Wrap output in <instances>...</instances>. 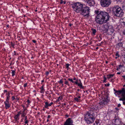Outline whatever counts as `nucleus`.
<instances>
[{"mask_svg": "<svg viewBox=\"0 0 125 125\" xmlns=\"http://www.w3.org/2000/svg\"><path fill=\"white\" fill-rule=\"evenodd\" d=\"M95 12L97 14L95 19L97 23L102 24L109 20L110 16L107 13L102 11L99 13L98 10H95Z\"/></svg>", "mask_w": 125, "mask_h": 125, "instance_id": "nucleus-1", "label": "nucleus"}, {"mask_svg": "<svg viewBox=\"0 0 125 125\" xmlns=\"http://www.w3.org/2000/svg\"><path fill=\"white\" fill-rule=\"evenodd\" d=\"M112 11L114 15L117 17H121L124 14L122 10L118 6H114L113 8Z\"/></svg>", "mask_w": 125, "mask_h": 125, "instance_id": "nucleus-2", "label": "nucleus"}, {"mask_svg": "<svg viewBox=\"0 0 125 125\" xmlns=\"http://www.w3.org/2000/svg\"><path fill=\"white\" fill-rule=\"evenodd\" d=\"M95 119V117L90 113L88 112L85 115V120L88 124L93 123Z\"/></svg>", "mask_w": 125, "mask_h": 125, "instance_id": "nucleus-3", "label": "nucleus"}, {"mask_svg": "<svg viewBox=\"0 0 125 125\" xmlns=\"http://www.w3.org/2000/svg\"><path fill=\"white\" fill-rule=\"evenodd\" d=\"M90 10L88 7L83 6L80 11V13L86 18H87L89 16Z\"/></svg>", "mask_w": 125, "mask_h": 125, "instance_id": "nucleus-4", "label": "nucleus"}, {"mask_svg": "<svg viewBox=\"0 0 125 125\" xmlns=\"http://www.w3.org/2000/svg\"><path fill=\"white\" fill-rule=\"evenodd\" d=\"M83 6V4L79 2H76L72 5L73 10L77 12H80Z\"/></svg>", "mask_w": 125, "mask_h": 125, "instance_id": "nucleus-5", "label": "nucleus"}, {"mask_svg": "<svg viewBox=\"0 0 125 125\" xmlns=\"http://www.w3.org/2000/svg\"><path fill=\"white\" fill-rule=\"evenodd\" d=\"M111 3V0H101V5L103 7H108Z\"/></svg>", "mask_w": 125, "mask_h": 125, "instance_id": "nucleus-6", "label": "nucleus"}, {"mask_svg": "<svg viewBox=\"0 0 125 125\" xmlns=\"http://www.w3.org/2000/svg\"><path fill=\"white\" fill-rule=\"evenodd\" d=\"M108 97L107 95H105L103 98V100L99 104L100 106L101 107L104 106V105L106 104L108 101Z\"/></svg>", "mask_w": 125, "mask_h": 125, "instance_id": "nucleus-7", "label": "nucleus"}, {"mask_svg": "<svg viewBox=\"0 0 125 125\" xmlns=\"http://www.w3.org/2000/svg\"><path fill=\"white\" fill-rule=\"evenodd\" d=\"M116 93H117V94L119 95L121 94H122V95L123 97L119 99L120 101H122L123 102L125 100V92L124 91V88H123L122 90L119 91H116Z\"/></svg>", "mask_w": 125, "mask_h": 125, "instance_id": "nucleus-8", "label": "nucleus"}, {"mask_svg": "<svg viewBox=\"0 0 125 125\" xmlns=\"http://www.w3.org/2000/svg\"><path fill=\"white\" fill-rule=\"evenodd\" d=\"M87 3L90 6H93L95 4V3L94 0H83Z\"/></svg>", "mask_w": 125, "mask_h": 125, "instance_id": "nucleus-9", "label": "nucleus"}, {"mask_svg": "<svg viewBox=\"0 0 125 125\" xmlns=\"http://www.w3.org/2000/svg\"><path fill=\"white\" fill-rule=\"evenodd\" d=\"M73 123V121L70 118H68L66 120L64 125H70Z\"/></svg>", "mask_w": 125, "mask_h": 125, "instance_id": "nucleus-10", "label": "nucleus"}, {"mask_svg": "<svg viewBox=\"0 0 125 125\" xmlns=\"http://www.w3.org/2000/svg\"><path fill=\"white\" fill-rule=\"evenodd\" d=\"M7 100H6L4 103L5 104L6 109H7L10 107V104H9V101H8L7 102Z\"/></svg>", "mask_w": 125, "mask_h": 125, "instance_id": "nucleus-11", "label": "nucleus"}, {"mask_svg": "<svg viewBox=\"0 0 125 125\" xmlns=\"http://www.w3.org/2000/svg\"><path fill=\"white\" fill-rule=\"evenodd\" d=\"M108 24H105L104 26L103 30L105 32H107L108 31Z\"/></svg>", "mask_w": 125, "mask_h": 125, "instance_id": "nucleus-12", "label": "nucleus"}, {"mask_svg": "<svg viewBox=\"0 0 125 125\" xmlns=\"http://www.w3.org/2000/svg\"><path fill=\"white\" fill-rule=\"evenodd\" d=\"M108 30H109L110 31L112 32H113L114 31L113 28L112 26L109 25L108 24Z\"/></svg>", "mask_w": 125, "mask_h": 125, "instance_id": "nucleus-13", "label": "nucleus"}, {"mask_svg": "<svg viewBox=\"0 0 125 125\" xmlns=\"http://www.w3.org/2000/svg\"><path fill=\"white\" fill-rule=\"evenodd\" d=\"M45 108H47L48 106H51L53 104V103L52 102L50 104H49L47 102L45 103Z\"/></svg>", "mask_w": 125, "mask_h": 125, "instance_id": "nucleus-14", "label": "nucleus"}, {"mask_svg": "<svg viewBox=\"0 0 125 125\" xmlns=\"http://www.w3.org/2000/svg\"><path fill=\"white\" fill-rule=\"evenodd\" d=\"M115 123L116 125H119L120 124V122L119 119H116L115 120Z\"/></svg>", "mask_w": 125, "mask_h": 125, "instance_id": "nucleus-15", "label": "nucleus"}, {"mask_svg": "<svg viewBox=\"0 0 125 125\" xmlns=\"http://www.w3.org/2000/svg\"><path fill=\"white\" fill-rule=\"evenodd\" d=\"M40 89H41V91H40L41 93H43L45 90L43 87V86H42L41 88H40Z\"/></svg>", "mask_w": 125, "mask_h": 125, "instance_id": "nucleus-16", "label": "nucleus"}, {"mask_svg": "<svg viewBox=\"0 0 125 125\" xmlns=\"http://www.w3.org/2000/svg\"><path fill=\"white\" fill-rule=\"evenodd\" d=\"M121 6L123 9L125 10V1H124L121 4Z\"/></svg>", "mask_w": 125, "mask_h": 125, "instance_id": "nucleus-17", "label": "nucleus"}, {"mask_svg": "<svg viewBox=\"0 0 125 125\" xmlns=\"http://www.w3.org/2000/svg\"><path fill=\"white\" fill-rule=\"evenodd\" d=\"M92 33L94 35H95V33H96V29H92Z\"/></svg>", "mask_w": 125, "mask_h": 125, "instance_id": "nucleus-18", "label": "nucleus"}, {"mask_svg": "<svg viewBox=\"0 0 125 125\" xmlns=\"http://www.w3.org/2000/svg\"><path fill=\"white\" fill-rule=\"evenodd\" d=\"M78 85L81 88H83V86L82 83H78Z\"/></svg>", "mask_w": 125, "mask_h": 125, "instance_id": "nucleus-19", "label": "nucleus"}, {"mask_svg": "<svg viewBox=\"0 0 125 125\" xmlns=\"http://www.w3.org/2000/svg\"><path fill=\"white\" fill-rule=\"evenodd\" d=\"M114 74H111L107 75V78L109 79L110 78L113 77L114 76Z\"/></svg>", "mask_w": 125, "mask_h": 125, "instance_id": "nucleus-20", "label": "nucleus"}, {"mask_svg": "<svg viewBox=\"0 0 125 125\" xmlns=\"http://www.w3.org/2000/svg\"><path fill=\"white\" fill-rule=\"evenodd\" d=\"M21 116L23 117H24L25 115V110H23L22 111V113H21Z\"/></svg>", "mask_w": 125, "mask_h": 125, "instance_id": "nucleus-21", "label": "nucleus"}, {"mask_svg": "<svg viewBox=\"0 0 125 125\" xmlns=\"http://www.w3.org/2000/svg\"><path fill=\"white\" fill-rule=\"evenodd\" d=\"M11 73L12 74V75L13 76L15 75V71L14 70H11Z\"/></svg>", "mask_w": 125, "mask_h": 125, "instance_id": "nucleus-22", "label": "nucleus"}, {"mask_svg": "<svg viewBox=\"0 0 125 125\" xmlns=\"http://www.w3.org/2000/svg\"><path fill=\"white\" fill-rule=\"evenodd\" d=\"M10 95H8L7 97V99H6V100H7V101H9V98L10 97Z\"/></svg>", "mask_w": 125, "mask_h": 125, "instance_id": "nucleus-23", "label": "nucleus"}, {"mask_svg": "<svg viewBox=\"0 0 125 125\" xmlns=\"http://www.w3.org/2000/svg\"><path fill=\"white\" fill-rule=\"evenodd\" d=\"M123 44L122 43H119L118 44V45L120 47H122Z\"/></svg>", "mask_w": 125, "mask_h": 125, "instance_id": "nucleus-24", "label": "nucleus"}, {"mask_svg": "<svg viewBox=\"0 0 125 125\" xmlns=\"http://www.w3.org/2000/svg\"><path fill=\"white\" fill-rule=\"evenodd\" d=\"M19 116V115L17 114L15 115L14 118L15 119H17Z\"/></svg>", "mask_w": 125, "mask_h": 125, "instance_id": "nucleus-25", "label": "nucleus"}, {"mask_svg": "<svg viewBox=\"0 0 125 125\" xmlns=\"http://www.w3.org/2000/svg\"><path fill=\"white\" fill-rule=\"evenodd\" d=\"M115 55L116 56H117V57H116V58H117L118 57H119L120 56V55L118 54V52H117L116 54Z\"/></svg>", "mask_w": 125, "mask_h": 125, "instance_id": "nucleus-26", "label": "nucleus"}, {"mask_svg": "<svg viewBox=\"0 0 125 125\" xmlns=\"http://www.w3.org/2000/svg\"><path fill=\"white\" fill-rule=\"evenodd\" d=\"M69 65V64L68 63H67V64H66V67L67 68H68Z\"/></svg>", "mask_w": 125, "mask_h": 125, "instance_id": "nucleus-27", "label": "nucleus"}, {"mask_svg": "<svg viewBox=\"0 0 125 125\" xmlns=\"http://www.w3.org/2000/svg\"><path fill=\"white\" fill-rule=\"evenodd\" d=\"M68 80L69 81H70L71 82H72L73 83H74V81H73L72 80V79H71L70 78H69L68 79Z\"/></svg>", "mask_w": 125, "mask_h": 125, "instance_id": "nucleus-28", "label": "nucleus"}, {"mask_svg": "<svg viewBox=\"0 0 125 125\" xmlns=\"http://www.w3.org/2000/svg\"><path fill=\"white\" fill-rule=\"evenodd\" d=\"M58 98L59 100H61L62 99V97L61 96H60Z\"/></svg>", "mask_w": 125, "mask_h": 125, "instance_id": "nucleus-29", "label": "nucleus"}, {"mask_svg": "<svg viewBox=\"0 0 125 125\" xmlns=\"http://www.w3.org/2000/svg\"><path fill=\"white\" fill-rule=\"evenodd\" d=\"M74 100H75L76 101H78L79 100L78 98L77 97L75 98H74Z\"/></svg>", "mask_w": 125, "mask_h": 125, "instance_id": "nucleus-30", "label": "nucleus"}, {"mask_svg": "<svg viewBox=\"0 0 125 125\" xmlns=\"http://www.w3.org/2000/svg\"><path fill=\"white\" fill-rule=\"evenodd\" d=\"M27 85V83H25L24 85V87H26Z\"/></svg>", "mask_w": 125, "mask_h": 125, "instance_id": "nucleus-31", "label": "nucleus"}, {"mask_svg": "<svg viewBox=\"0 0 125 125\" xmlns=\"http://www.w3.org/2000/svg\"><path fill=\"white\" fill-rule=\"evenodd\" d=\"M75 83L76 84H78V83L77 80H76V82H74V83Z\"/></svg>", "mask_w": 125, "mask_h": 125, "instance_id": "nucleus-32", "label": "nucleus"}, {"mask_svg": "<svg viewBox=\"0 0 125 125\" xmlns=\"http://www.w3.org/2000/svg\"><path fill=\"white\" fill-rule=\"evenodd\" d=\"M49 73L48 72H46V75H48Z\"/></svg>", "mask_w": 125, "mask_h": 125, "instance_id": "nucleus-33", "label": "nucleus"}, {"mask_svg": "<svg viewBox=\"0 0 125 125\" xmlns=\"http://www.w3.org/2000/svg\"><path fill=\"white\" fill-rule=\"evenodd\" d=\"M99 124V123H97L96 122H95V123L94 124V125H98V124Z\"/></svg>", "mask_w": 125, "mask_h": 125, "instance_id": "nucleus-34", "label": "nucleus"}, {"mask_svg": "<svg viewBox=\"0 0 125 125\" xmlns=\"http://www.w3.org/2000/svg\"><path fill=\"white\" fill-rule=\"evenodd\" d=\"M104 82H105V81L106 80V77H105L104 76Z\"/></svg>", "mask_w": 125, "mask_h": 125, "instance_id": "nucleus-35", "label": "nucleus"}, {"mask_svg": "<svg viewBox=\"0 0 125 125\" xmlns=\"http://www.w3.org/2000/svg\"><path fill=\"white\" fill-rule=\"evenodd\" d=\"M11 46L12 47H14V45L13 44V43H11Z\"/></svg>", "mask_w": 125, "mask_h": 125, "instance_id": "nucleus-36", "label": "nucleus"}, {"mask_svg": "<svg viewBox=\"0 0 125 125\" xmlns=\"http://www.w3.org/2000/svg\"><path fill=\"white\" fill-rule=\"evenodd\" d=\"M6 94L7 95H10V93L9 92H7L6 93Z\"/></svg>", "mask_w": 125, "mask_h": 125, "instance_id": "nucleus-37", "label": "nucleus"}, {"mask_svg": "<svg viewBox=\"0 0 125 125\" xmlns=\"http://www.w3.org/2000/svg\"><path fill=\"white\" fill-rule=\"evenodd\" d=\"M63 82L62 80H60L59 81V83H62Z\"/></svg>", "mask_w": 125, "mask_h": 125, "instance_id": "nucleus-38", "label": "nucleus"}, {"mask_svg": "<svg viewBox=\"0 0 125 125\" xmlns=\"http://www.w3.org/2000/svg\"><path fill=\"white\" fill-rule=\"evenodd\" d=\"M123 34L125 35V29L123 32Z\"/></svg>", "mask_w": 125, "mask_h": 125, "instance_id": "nucleus-39", "label": "nucleus"}, {"mask_svg": "<svg viewBox=\"0 0 125 125\" xmlns=\"http://www.w3.org/2000/svg\"><path fill=\"white\" fill-rule=\"evenodd\" d=\"M12 100H13L14 99H15V98L14 96H12Z\"/></svg>", "mask_w": 125, "mask_h": 125, "instance_id": "nucleus-40", "label": "nucleus"}, {"mask_svg": "<svg viewBox=\"0 0 125 125\" xmlns=\"http://www.w3.org/2000/svg\"><path fill=\"white\" fill-rule=\"evenodd\" d=\"M21 114V112L20 111V112H18V114H17L19 115L20 116V114Z\"/></svg>", "mask_w": 125, "mask_h": 125, "instance_id": "nucleus-41", "label": "nucleus"}, {"mask_svg": "<svg viewBox=\"0 0 125 125\" xmlns=\"http://www.w3.org/2000/svg\"><path fill=\"white\" fill-rule=\"evenodd\" d=\"M25 124H27L28 123V120H25Z\"/></svg>", "mask_w": 125, "mask_h": 125, "instance_id": "nucleus-42", "label": "nucleus"}, {"mask_svg": "<svg viewBox=\"0 0 125 125\" xmlns=\"http://www.w3.org/2000/svg\"><path fill=\"white\" fill-rule=\"evenodd\" d=\"M65 84H68V82L67 81H65Z\"/></svg>", "mask_w": 125, "mask_h": 125, "instance_id": "nucleus-43", "label": "nucleus"}, {"mask_svg": "<svg viewBox=\"0 0 125 125\" xmlns=\"http://www.w3.org/2000/svg\"><path fill=\"white\" fill-rule=\"evenodd\" d=\"M27 103L28 104H29L30 103V101H29V100H28L27 101Z\"/></svg>", "mask_w": 125, "mask_h": 125, "instance_id": "nucleus-44", "label": "nucleus"}, {"mask_svg": "<svg viewBox=\"0 0 125 125\" xmlns=\"http://www.w3.org/2000/svg\"><path fill=\"white\" fill-rule=\"evenodd\" d=\"M27 120V116H25V120Z\"/></svg>", "mask_w": 125, "mask_h": 125, "instance_id": "nucleus-45", "label": "nucleus"}, {"mask_svg": "<svg viewBox=\"0 0 125 125\" xmlns=\"http://www.w3.org/2000/svg\"><path fill=\"white\" fill-rule=\"evenodd\" d=\"M32 42L34 43H35L36 42V41L35 40H32Z\"/></svg>", "mask_w": 125, "mask_h": 125, "instance_id": "nucleus-46", "label": "nucleus"}, {"mask_svg": "<svg viewBox=\"0 0 125 125\" xmlns=\"http://www.w3.org/2000/svg\"><path fill=\"white\" fill-rule=\"evenodd\" d=\"M121 106V104H119L118 105V107H119Z\"/></svg>", "mask_w": 125, "mask_h": 125, "instance_id": "nucleus-47", "label": "nucleus"}, {"mask_svg": "<svg viewBox=\"0 0 125 125\" xmlns=\"http://www.w3.org/2000/svg\"><path fill=\"white\" fill-rule=\"evenodd\" d=\"M61 2H60L61 4H62L63 3V1H62V0H61Z\"/></svg>", "mask_w": 125, "mask_h": 125, "instance_id": "nucleus-48", "label": "nucleus"}, {"mask_svg": "<svg viewBox=\"0 0 125 125\" xmlns=\"http://www.w3.org/2000/svg\"><path fill=\"white\" fill-rule=\"evenodd\" d=\"M114 90L115 92V93H117H117H116V91H116V90H115V89H114Z\"/></svg>", "mask_w": 125, "mask_h": 125, "instance_id": "nucleus-49", "label": "nucleus"}, {"mask_svg": "<svg viewBox=\"0 0 125 125\" xmlns=\"http://www.w3.org/2000/svg\"><path fill=\"white\" fill-rule=\"evenodd\" d=\"M119 67H122V66L121 65H120L119 66Z\"/></svg>", "mask_w": 125, "mask_h": 125, "instance_id": "nucleus-50", "label": "nucleus"}, {"mask_svg": "<svg viewBox=\"0 0 125 125\" xmlns=\"http://www.w3.org/2000/svg\"><path fill=\"white\" fill-rule=\"evenodd\" d=\"M123 104L125 105V101H124L123 102Z\"/></svg>", "mask_w": 125, "mask_h": 125, "instance_id": "nucleus-51", "label": "nucleus"}, {"mask_svg": "<svg viewBox=\"0 0 125 125\" xmlns=\"http://www.w3.org/2000/svg\"><path fill=\"white\" fill-rule=\"evenodd\" d=\"M50 115H48V117H47V118H49L50 117Z\"/></svg>", "mask_w": 125, "mask_h": 125, "instance_id": "nucleus-52", "label": "nucleus"}, {"mask_svg": "<svg viewBox=\"0 0 125 125\" xmlns=\"http://www.w3.org/2000/svg\"><path fill=\"white\" fill-rule=\"evenodd\" d=\"M109 85H110V84H109V83H108L107 84V86H109Z\"/></svg>", "mask_w": 125, "mask_h": 125, "instance_id": "nucleus-53", "label": "nucleus"}, {"mask_svg": "<svg viewBox=\"0 0 125 125\" xmlns=\"http://www.w3.org/2000/svg\"><path fill=\"white\" fill-rule=\"evenodd\" d=\"M14 54L15 55H16V53L15 51H14Z\"/></svg>", "mask_w": 125, "mask_h": 125, "instance_id": "nucleus-54", "label": "nucleus"}, {"mask_svg": "<svg viewBox=\"0 0 125 125\" xmlns=\"http://www.w3.org/2000/svg\"><path fill=\"white\" fill-rule=\"evenodd\" d=\"M117 0L118 1H119V2H121V0Z\"/></svg>", "mask_w": 125, "mask_h": 125, "instance_id": "nucleus-55", "label": "nucleus"}, {"mask_svg": "<svg viewBox=\"0 0 125 125\" xmlns=\"http://www.w3.org/2000/svg\"><path fill=\"white\" fill-rule=\"evenodd\" d=\"M69 25L70 26H71L72 25V24H71L70 23L69 24Z\"/></svg>", "mask_w": 125, "mask_h": 125, "instance_id": "nucleus-56", "label": "nucleus"}, {"mask_svg": "<svg viewBox=\"0 0 125 125\" xmlns=\"http://www.w3.org/2000/svg\"><path fill=\"white\" fill-rule=\"evenodd\" d=\"M120 74V72H118L117 73V74Z\"/></svg>", "mask_w": 125, "mask_h": 125, "instance_id": "nucleus-57", "label": "nucleus"}, {"mask_svg": "<svg viewBox=\"0 0 125 125\" xmlns=\"http://www.w3.org/2000/svg\"><path fill=\"white\" fill-rule=\"evenodd\" d=\"M122 76L124 78V79H125V76Z\"/></svg>", "mask_w": 125, "mask_h": 125, "instance_id": "nucleus-58", "label": "nucleus"}, {"mask_svg": "<svg viewBox=\"0 0 125 125\" xmlns=\"http://www.w3.org/2000/svg\"><path fill=\"white\" fill-rule=\"evenodd\" d=\"M59 100H58V99L57 100H56V102H58V101H59Z\"/></svg>", "mask_w": 125, "mask_h": 125, "instance_id": "nucleus-59", "label": "nucleus"}, {"mask_svg": "<svg viewBox=\"0 0 125 125\" xmlns=\"http://www.w3.org/2000/svg\"><path fill=\"white\" fill-rule=\"evenodd\" d=\"M4 93H5V92H7V90H4Z\"/></svg>", "mask_w": 125, "mask_h": 125, "instance_id": "nucleus-60", "label": "nucleus"}, {"mask_svg": "<svg viewBox=\"0 0 125 125\" xmlns=\"http://www.w3.org/2000/svg\"><path fill=\"white\" fill-rule=\"evenodd\" d=\"M73 79L74 80H76V79L75 78H73Z\"/></svg>", "mask_w": 125, "mask_h": 125, "instance_id": "nucleus-61", "label": "nucleus"}, {"mask_svg": "<svg viewBox=\"0 0 125 125\" xmlns=\"http://www.w3.org/2000/svg\"><path fill=\"white\" fill-rule=\"evenodd\" d=\"M63 3L64 4H65L66 3L65 1H63Z\"/></svg>", "mask_w": 125, "mask_h": 125, "instance_id": "nucleus-62", "label": "nucleus"}, {"mask_svg": "<svg viewBox=\"0 0 125 125\" xmlns=\"http://www.w3.org/2000/svg\"><path fill=\"white\" fill-rule=\"evenodd\" d=\"M44 82V80H42V82Z\"/></svg>", "mask_w": 125, "mask_h": 125, "instance_id": "nucleus-63", "label": "nucleus"}, {"mask_svg": "<svg viewBox=\"0 0 125 125\" xmlns=\"http://www.w3.org/2000/svg\"><path fill=\"white\" fill-rule=\"evenodd\" d=\"M49 121V120L48 119H47V122H48Z\"/></svg>", "mask_w": 125, "mask_h": 125, "instance_id": "nucleus-64", "label": "nucleus"}]
</instances>
